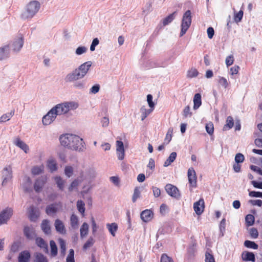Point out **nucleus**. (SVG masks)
Here are the masks:
<instances>
[{
	"instance_id": "obj_1",
	"label": "nucleus",
	"mask_w": 262,
	"mask_h": 262,
	"mask_svg": "<svg viewBox=\"0 0 262 262\" xmlns=\"http://www.w3.org/2000/svg\"><path fill=\"white\" fill-rule=\"evenodd\" d=\"M59 139L61 144L68 149L82 151L85 148V143L83 139L78 135L66 134L61 135Z\"/></svg>"
},
{
	"instance_id": "obj_2",
	"label": "nucleus",
	"mask_w": 262,
	"mask_h": 262,
	"mask_svg": "<svg viewBox=\"0 0 262 262\" xmlns=\"http://www.w3.org/2000/svg\"><path fill=\"white\" fill-rule=\"evenodd\" d=\"M92 66L91 61H85L80 64L77 68L68 73L65 77V80L68 82L84 78L89 73Z\"/></svg>"
},
{
	"instance_id": "obj_3",
	"label": "nucleus",
	"mask_w": 262,
	"mask_h": 262,
	"mask_svg": "<svg viewBox=\"0 0 262 262\" xmlns=\"http://www.w3.org/2000/svg\"><path fill=\"white\" fill-rule=\"evenodd\" d=\"M40 3L37 1H32L28 3L21 14V18L24 20L31 19L39 11Z\"/></svg>"
},
{
	"instance_id": "obj_4",
	"label": "nucleus",
	"mask_w": 262,
	"mask_h": 262,
	"mask_svg": "<svg viewBox=\"0 0 262 262\" xmlns=\"http://www.w3.org/2000/svg\"><path fill=\"white\" fill-rule=\"evenodd\" d=\"M78 175L80 178L84 180H91L95 178L96 173L95 170L89 166H85L84 164H81L79 166L78 171Z\"/></svg>"
},
{
	"instance_id": "obj_5",
	"label": "nucleus",
	"mask_w": 262,
	"mask_h": 262,
	"mask_svg": "<svg viewBox=\"0 0 262 262\" xmlns=\"http://www.w3.org/2000/svg\"><path fill=\"white\" fill-rule=\"evenodd\" d=\"M191 13L190 10L186 11L183 14L182 23L181 25L180 36H183L191 24Z\"/></svg>"
},
{
	"instance_id": "obj_6",
	"label": "nucleus",
	"mask_w": 262,
	"mask_h": 262,
	"mask_svg": "<svg viewBox=\"0 0 262 262\" xmlns=\"http://www.w3.org/2000/svg\"><path fill=\"white\" fill-rule=\"evenodd\" d=\"M2 185L5 186L13 178L12 167L11 165L5 166L2 170Z\"/></svg>"
},
{
	"instance_id": "obj_7",
	"label": "nucleus",
	"mask_w": 262,
	"mask_h": 262,
	"mask_svg": "<svg viewBox=\"0 0 262 262\" xmlns=\"http://www.w3.org/2000/svg\"><path fill=\"white\" fill-rule=\"evenodd\" d=\"M13 209L7 207L0 212V226L7 224L13 215Z\"/></svg>"
},
{
	"instance_id": "obj_8",
	"label": "nucleus",
	"mask_w": 262,
	"mask_h": 262,
	"mask_svg": "<svg viewBox=\"0 0 262 262\" xmlns=\"http://www.w3.org/2000/svg\"><path fill=\"white\" fill-rule=\"evenodd\" d=\"M57 116L53 107L42 118V122L44 125H49L54 122Z\"/></svg>"
},
{
	"instance_id": "obj_9",
	"label": "nucleus",
	"mask_w": 262,
	"mask_h": 262,
	"mask_svg": "<svg viewBox=\"0 0 262 262\" xmlns=\"http://www.w3.org/2000/svg\"><path fill=\"white\" fill-rule=\"evenodd\" d=\"M116 150L118 159L120 161L123 160L125 157V149L122 141L120 140L116 141Z\"/></svg>"
},
{
	"instance_id": "obj_10",
	"label": "nucleus",
	"mask_w": 262,
	"mask_h": 262,
	"mask_svg": "<svg viewBox=\"0 0 262 262\" xmlns=\"http://www.w3.org/2000/svg\"><path fill=\"white\" fill-rule=\"evenodd\" d=\"M165 189L166 192L171 197L176 199L180 197V193L176 186L171 184H168L166 185Z\"/></svg>"
},
{
	"instance_id": "obj_11",
	"label": "nucleus",
	"mask_w": 262,
	"mask_h": 262,
	"mask_svg": "<svg viewBox=\"0 0 262 262\" xmlns=\"http://www.w3.org/2000/svg\"><path fill=\"white\" fill-rule=\"evenodd\" d=\"M24 39L19 37L14 39L11 46L12 50L15 53L19 52L23 47Z\"/></svg>"
},
{
	"instance_id": "obj_12",
	"label": "nucleus",
	"mask_w": 262,
	"mask_h": 262,
	"mask_svg": "<svg viewBox=\"0 0 262 262\" xmlns=\"http://www.w3.org/2000/svg\"><path fill=\"white\" fill-rule=\"evenodd\" d=\"M13 143L17 147L23 150L25 153L27 154L29 151V146L19 137H16L13 139Z\"/></svg>"
},
{
	"instance_id": "obj_13",
	"label": "nucleus",
	"mask_w": 262,
	"mask_h": 262,
	"mask_svg": "<svg viewBox=\"0 0 262 262\" xmlns=\"http://www.w3.org/2000/svg\"><path fill=\"white\" fill-rule=\"evenodd\" d=\"M47 177H41L37 178L34 184V189L36 192H40L47 182Z\"/></svg>"
},
{
	"instance_id": "obj_14",
	"label": "nucleus",
	"mask_w": 262,
	"mask_h": 262,
	"mask_svg": "<svg viewBox=\"0 0 262 262\" xmlns=\"http://www.w3.org/2000/svg\"><path fill=\"white\" fill-rule=\"evenodd\" d=\"M188 179L191 186L195 187L196 186V176L195 170L193 168H190L188 170Z\"/></svg>"
},
{
	"instance_id": "obj_15",
	"label": "nucleus",
	"mask_w": 262,
	"mask_h": 262,
	"mask_svg": "<svg viewBox=\"0 0 262 262\" xmlns=\"http://www.w3.org/2000/svg\"><path fill=\"white\" fill-rule=\"evenodd\" d=\"M10 56V47L8 45L0 47V61L7 59Z\"/></svg>"
},
{
	"instance_id": "obj_16",
	"label": "nucleus",
	"mask_w": 262,
	"mask_h": 262,
	"mask_svg": "<svg viewBox=\"0 0 262 262\" xmlns=\"http://www.w3.org/2000/svg\"><path fill=\"white\" fill-rule=\"evenodd\" d=\"M28 214L30 220L32 221H35L38 217L40 213L37 208L31 206L28 209Z\"/></svg>"
},
{
	"instance_id": "obj_17",
	"label": "nucleus",
	"mask_w": 262,
	"mask_h": 262,
	"mask_svg": "<svg viewBox=\"0 0 262 262\" xmlns=\"http://www.w3.org/2000/svg\"><path fill=\"white\" fill-rule=\"evenodd\" d=\"M193 209L196 214H201L204 209V201L203 199H200L195 202L193 204Z\"/></svg>"
},
{
	"instance_id": "obj_18",
	"label": "nucleus",
	"mask_w": 262,
	"mask_h": 262,
	"mask_svg": "<svg viewBox=\"0 0 262 262\" xmlns=\"http://www.w3.org/2000/svg\"><path fill=\"white\" fill-rule=\"evenodd\" d=\"M23 189L26 192L32 191V181L30 177L25 176L21 184Z\"/></svg>"
},
{
	"instance_id": "obj_19",
	"label": "nucleus",
	"mask_w": 262,
	"mask_h": 262,
	"mask_svg": "<svg viewBox=\"0 0 262 262\" xmlns=\"http://www.w3.org/2000/svg\"><path fill=\"white\" fill-rule=\"evenodd\" d=\"M54 226L57 232L61 234H65L66 233L67 230L64 223L62 221L56 219L55 221Z\"/></svg>"
},
{
	"instance_id": "obj_20",
	"label": "nucleus",
	"mask_w": 262,
	"mask_h": 262,
	"mask_svg": "<svg viewBox=\"0 0 262 262\" xmlns=\"http://www.w3.org/2000/svg\"><path fill=\"white\" fill-rule=\"evenodd\" d=\"M61 208L60 204H55L49 205L47 207L46 212L49 215L56 213Z\"/></svg>"
},
{
	"instance_id": "obj_21",
	"label": "nucleus",
	"mask_w": 262,
	"mask_h": 262,
	"mask_svg": "<svg viewBox=\"0 0 262 262\" xmlns=\"http://www.w3.org/2000/svg\"><path fill=\"white\" fill-rule=\"evenodd\" d=\"M63 103L66 107L65 108L67 114L70 111L76 110L79 107V103L75 101H64Z\"/></svg>"
},
{
	"instance_id": "obj_22",
	"label": "nucleus",
	"mask_w": 262,
	"mask_h": 262,
	"mask_svg": "<svg viewBox=\"0 0 262 262\" xmlns=\"http://www.w3.org/2000/svg\"><path fill=\"white\" fill-rule=\"evenodd\" d=\"M30 258V252L28 250H24L19 254L18 256V262H29Z\"/></svg>"
},
{
	"instance_id": "obj_23",
	"label": "nucleus",
	"mask_w": 262,
	"mask_h": 262,
	"mask_svg": "<svg viewBox=\"0 0 262 262\" xmlns=\"http://www.w3.org/2000/svg\"><path fill=\"white\" fill-rule=\"evenodd\" d=\"M47 166L51 172L55 171L58 169L56 160L52 157L50 158L47 160Z\"/></svg>"
},
{
	"instance_id": "obj_24",
	"label": "nucleus",
	"mask_w": 262,
	"mask_h": 262,
	"mask_svg": "<svg viewBox=\"0 0 262 262\" xmlns=\"http://www.w3.org/2000/svg\"><path fill=\"white\" fill-rule=\"evenodd\" d=\"M63 102L58 103L53 107L56 114L58 115H66L67 114Z\"/></svg>"
},
{
	"instance_id": "obj_25",
	"label": "nucleus",
	"mask_w": 262,
	"mask_h": 262,
	"mask_svg": "<svg viewBox=\"0 0 262 262\" xmlns=\"http://www.w3.org/2000/svg\"><path fill=\"white\" fill-rule=\"evenodd\" d=\"M82 181H83V180L80 178V176L78 175V177L74 180L71 183L68 188L69 190L72 191L75 190H77L78 186L81 184Z\"/></svg>"
},
{
	"instance_id": "obj_26",
	"label": "nucleus",
	"mask_w": 262,
	"mask_h": 262,
	"mask_svg": "<svg viewBox=\"0 0 262 262\" xmlns=\"http://www.w3.org/2000/svg\"><path fill=\"white\" fill-rule=\"evenodd\" d=\"M153 216V213L151 210L146 209L143 211L141 213V218L143 221L147 222L150 221Z\"/></svg>"
},
{
	"instance_id": "obj_27",
	"label": "nucleus",
	"mask_w": 262,
	"mask_h": 262,
	"mask_svg": "<svg viewBox=\"0 0 262 262\" xmlns=\"http://www.w3.org/2000/svg\"><path fill=\"white\" fill-rule=\"evenodd\" d=\"M44 169L45 167L43 164L40 165H36L31 168V172L33 175H39L43 172Z\"/></svg>"
},
{
	"instance_id": "obj_28",
	"label": "nucleus",
	"mask_w": 262,
	"mask_h": 262,
	"mask_svg": "<svg viewBox=\"0 0 262 262\" xmlns=\"http://www.w3.org/2000/svg\"><path fill=\"white\" fill-rule=\"evenodd\" d=\"M193 109L197 110L202 104L201 95L199 93L194 95L193 98Z\"/></svg>"
},
{
	"instance_id": "obj_29",
	"label": "nucleus",
	"mask_w": 262,
	"mask_h": 262,
	"mask_svg": "<svg viewBox=\"0 0 262 262\" xmlns=\"http://www.w3.org/2000/svg\"><path fill=\"white\" fill-rule=\"evenodd\" d=\"M106 228L111 235L113 236H115L116 232L118 228L117 224L115 223H108L106 224Z\"/></svg>"
},
{
	"instance_id": "obj_30",
	"label": "nucleus",
	"mask_w": 262,
	"mask_h": 262,
	"mask_svg": "<svg viewBox=\"0 0 262 262\" xmlns=\"http://www.w3.org/2000/svg\"><path fill=\"white\" fill-rule=\"evenodd\" d=\"M24 233L27 238L29 239L33 238L35 234V230L32 227H25L24 228Z\"/></svg>"
},
{
	"instance_id": "obj_31",
	"label": "nucleus",
	"mask_w": 262,
	"mask_h": 262,
	"mask_svg": "<svg viewBox=\"0 0 262 262\" xmlns=\"http://www.w3.org/2000/svg\"><path fill=\"white\" fill-rule=\"evenodd\" d=\"M242 259L244 261H254L255 255L252 252H245L242 253Z\"/></svg>"
},
{
	"instance_id": "obj_32",
	"label": "nucleus",
	"mask_w": 262,
	"mask_h": 262,
	"mask_svg": "<svg viewBox=\"0 0 262 262\" xmlns=\"http://www.w3.org/2000/svg\"><path fill=\"white\" fill-rule=\"evenodd\" d=\"M54 180L57 185L58 188L62 190L64 187L66 181L63 180L60 176H56L54 178Z\"/></svg>"
},
{
	"instance_id": "obj_33",
	"label": "nucleus",
	"mask_w": 262,
	"mask_h": 262,
	"mask_svg": "<svg viewBox=\"0 0 262 262\" xmlns=\"http://www.w3.org/2000/svg\"><path fill=\"white\" fill-rule=\"evenodd\" d=\"M41 229L46 234H49L51 231L50 222L48 220H45L42 222L41 225Z\"/></svg>"
},
{
	"instance_id": "obj_34",
	"label": "nucleus",
	"mask_w": 262,
	"mask_h": 262,
	"mask_svg": "<svg viewBox=\"0 0 262 262\" xmlns=\"http://www.w3.org/2000/svg\"><path fill=\"white\" fill-rule=\"evenodd\" d=\"M88 51V49L86 47L84 46H79L75 49V54L76 56H79L86 54Z\"/></svg>"
},
{
	"instance_id": "obj_35",
	"label": "nucleus",
	"mask_w": 262,
	"mask_h": 262,
	"mask_svg": "<svg viewBox=\"0 0 262 262\" xmlns=\"http://www.w3.org/2000/svg\"><path fill=\"white\" fill-rule=\"evenodd\" d=\"M176 12H174L170 14H169L168 16L164 18L162 20V24L163 26H166L171 23L173 20L175 18Z\"/></svg>"
},
{
	"instance_id": "obj_36",
	"label": "nucleus",
	"mask_w": 262,
	"mask_h": 262,
	"mask_svg": "<svg viewBox=\"0 0 262 262\" xmlns=\"http://www.w3.org/2000/svg\"><path fill=\"white\" fill-rule=\"evenodd\" d=\"M177 153L176 152H172L170 154L168 158L164 163L163 166L164 167H167L170 165L176 159Z\"/></svg>"
},
{
	"instance_id": "obj_37",
	"label": "nucleus",
	"mask_w": 262,
	"mask_h": 262,
	"mask_svg": "<svg viewBox=\"0 0 262 262\" xmlns=\"http://www.w3.org/2000/svg\"><path fill=\"white\" fill-rule=\"evenodd\" d=\"M14 114V111H12L10 112L6 113L5 114H3L1 117H0V122L1 123H4L6 122L9 120L13 117V116Z\"/></svg>"
},
{
	"instance_id": "obj_38",
	"label": "nucleus",
	"mask_w": 262,
	"mask_h": 262,
	"mask_svg": "<svg viewBox=\"0 0 262 262\" xmlns=\"http://www.w3.org/2000/svg\"><path fill=\"white\" fill-rule=\"evenodd\" d=\"M70 225L74 229H76L78 227V217L74 214L70 217Z\"/></svg>"
},
{
	"instance_id": "obj_39",
	"label": "nucleus",
	"mask_w": 262,
	"mask_h": 262,
	"mask_svg": "<svg viewBox=\"0 0 262 262\" xmlns=\"http://www.w3.org/2000/svg\"><path fill=\"white\" fill-rule=\"evenodd\" d=\"M36 243L38 246L43 249L45 252L48 251V245L42 238L40 237L36 238Z\"/></svg>"
},
{
	"instance_id": "obj_40",
	"label": "nucleus",
	"mask_w": 262,
	"mask_h": 262,
	"mask_svg": "<svg viewBox=\"0 0 262 262\" xmlns=\"http://www.w3.org/2000/svg\"><path fill=\"white\" fill-rule=\"evenodd\" d=\"M89 231V225L87 223H84L81 226L80 232V236L82 238L85 237L88 234Z\"/></svg>"
},
{
	"instance_id": "obj_41",
	"label": "nucleus",
	"mask_w": 262,
	"mask_h": 262,
	"mask_svg": "<svg viewBox=\"0 0 262 262\" xmlns=\"http://www.w3.org/2000/svg\"><path fill=\"white\" fill-rule=\"evenodd\" d=\"M234 124L233 119L231 116H228L226 119V124L224 126L223 129L224 130H228L231 128Z\"/></svg>"
},
{
	"instance_id": "obj_42",
	"label": "nucleus",
	"mask_w": 262,
	"mask_h": 262,
	"mask_svg": "<svg viewBox=\"0 0 262 262\" xmlns=\"http://www.w3.org/2000/svg\"><path fill=\"white\" fill-rule=\"evenodd\" d=\"M34 262H48V259L46 256L40 253H36L34 254Z\"/></svg>"
},
{
	"instance_id": "obj_43",
	"label": "nucleus",
	"mask_w": 262,
	"mask_h": 262,
	"mask_svg": "<svg viewBox=\"0 0 262 262\" xmlns=\"http://www.w3.org/2000/svg\"><path fill=\"white\" fill-rule=\"evenodd\" d=\"M153 110H154L151 108H150V109H146L145 106H142L140 109L142 120H143L146 118L147 116L153 111Z\"/></svg>"
},
{
	"instance_id": "obj_44",
	"label": "nucleus",
	"mask_w": 262,
	"mask_h": 262,
	"mask_svg": "<svg viewBox=\"0 0 262 262\" xmlns=\"http://www.w3.org/2000/svg\"><path fill=\"white\" fill-rule=\"evenodd\" d=\"M199 75V72L198 70L193 68L189 69L187 72V77L188 78H192L196 77Z\"/></svg>"
},
{
	"instance_id": "obj_45",
	"label": "nucleus",
	"mask_w": 262,
	"mask_h": 262,
	"mask_svg": "<svg viewBox=\"0 0 262 262\" xmlns=\"http://www.w3.org/2000/svg\"><path fill=\"white\" fill-rule=\"evenodd\" d=\"M218 82L221 86L225 89L228 88L229 85V82L228 80L224 77H219Z\"/></svg>"
},
{
	"instance_id": "obj_46",
	"label": "nucleus",
	"mask_w": 262,
	"mask_h": 262,
	"mask_svg": "<svg viewBox=\"0 0 262 262\" xmlns=\"http://www.w3.org/2000/svg\"><path fill=\"white\" fill-rule=\"evenodd\" d=\"M64 172L68 178L71 177L74 173V168L70 165H67L64 167Z\"/></svg>"
},
{
	"instance_id": "obj_47",
	"label": "nucleus",
	"mask_w": 262,
	"mask_h": 262,
	"mask_svg": "<svg viewBox=\"0 0 262 262\" xmlns=\"http://www.w3.org/2000/svg\"><path fill=\"white\" fill-rule=\"evenodd\" d=\"M73 88L77 90H83L85 88V83L82 81H73Z\"/></svg>"
},
{
	"instance_id": "obj_48",
	"label": "nucleus",
	"mask_w": 262,
	"mask_h": 262,
	"mask_svg": "<svg viewBox=\"0 0 262 262\" xmlns=\"http://www.w3.org/2000/svg\"><path fill=\"white\" fill-rule=\"evenodd\" d=\"M77 208L79 212L84 215L85 212V204L81 200H78L77 202Z\"/></svg>"
},
{
	"instance_id": "obj_49",
	"label": "nucleus",
	"mask_w": 262,
	"mask_h": 262,
	"mask_svg": "<svg viewBox=\"0 0 262 262\" xmlns=\"http://www.w3.org/2000/svg\"><path fill=\"white\" fill-rule=\"evenodd\" d=\"M92 186L91 182L90 181H89L83 185L82 187V190L81 191V193L84 194L88 193L89 191L92 189Z\"/></svg>"
},
{
	"instance_id": "obj_50",
	"label": "nucleus",
	"mask_w": 262,
	"mask_h": 262,
	"mask_svg": "<svg viewBox=\"0 0 262 262\" xmlns=\"http://www.w3.org/2000/svg\"><path fill=\"white\" fill-rule=\"evenodd\" d=\"M172 133L173 129L172 128H169L168 129L167 133L164 139V142L166 143V144H168L171 141L172 136Z\"/></svg>"
},
{
	"instance_id": "obj_51",
	"label": "nucleus",
	"mask_w": 262,
	"mask_h": 262,
	"mask_svg": "<svg viewBox=\"0 0 262 262\" xmlns=\"http://www.w3.org/2000/svg\"><path fill=\"white\" fill-rule=\"evenodd\" d=\"M51 252L52 256H55L57 254V248L53 241H50Z\"/></svg>"
},
{
	"instance_id": "obj_52",
	"label": "nucleus",
	"mask_w": 262,
	"mask_h": 262,
	"mask_svg": "<svg viewBox=\"0 0 262 262\" xmlns=\"http://www.w3.org/2000/svg\"><path fill=\"white\" fill-rule=\"evenodd\" d=\"M206 130L207 133L211 135L214 132V126L212 122H209L206 124L205 126Z\"/></svg>"
},
{
	"instance_id": "obj_53",
	"label": "nucleus",
	"mask_w": 262,
	"mask_h": 262,
	"mask_svg": "<svg viewBox=\"0 0 262 262\" xmlns=\"http://www.w3.org/2000/svg\"><path fill=\"white\" fill-rule=\"evenodd\" d=\"M141 192L139 188L136 187L135 188L134 193L132 197V201L133 202H135L136 200L140 198Z\"/></svg>"
},
{
	"instance_id": "obj_54",
	"label": "nucleus",
	"mask_w": 262,
	"mask_h": 262,
	"mask_svg": "<svg viewBox=\"0 0 262 262\" xmlns=\"http://www.w3.org/2000/svg\"><path fill=\"white\" fill-rule=\"evenodd\" d=\"M244 245L247 248L253 249H257L258 248L257 245H256L254 242L250 241H246L244 243Z\"/></svg>"
},
{
	"instance_id": "obj_55",
	"label": "nucleus",
	"mask_w": 262,
	"mask_h": 262,
	"mask_svg": "<svg viewBox=\"0 0 262 262\" xmlns=\"http://www.w3.org/2000/svg\"><path fill=\"white\" fill-rule=\"evenodd\" d=\"M245 221L248 226H252L254 222V217L252 214H248L246 216Z\"/></svg>"
},
{
	"instance_id": "obj_56",
	"label": "nucleus",
	"mask_w": 262,
	"mask_h": 262,
	"mask_svg": "<svg viewBox=\"0 0 262 262\" xmlns=\"http://www.w3.org/2000/svg\"><path fill=\"white\" fill-rule=\"evenodd\" d=\"M66 262H75L74 260V251L73 249H70L69 253L67 257Z\"/></svg>"
},
{
	"instance_id": "obj_57",
	"label": "nucleus",
	"mask_w": 262,
	"mask_h": 262,
	"mask_svg": "<svg viewBox=\"0 0 262 262\" xmlns=\"http://www.w3.org/2000/svg\"><path fill=\"white\" fill-rule=\"evenodd\" d=\"M152 96L150 94H148L147 96V101L150 108L154 110L155 104L152 101Z\"/></svg>"
},
{
	"instance_id": "obj_58",
	"label": "nucleus",
	"mask_w": 262,
	"mask_h": 262,
	"mask_svg": "<svg viewBox=\"0 0 262 262\" xmlns=\"http://www.w3.org/2000/svg\"><path fill=\"white\" fill-rule=\"evenodd\" d=\"M205 262H215L213 255L208 252L205 253Z\"/></svg>"
},
{
	"instance_id": "obj_59",
	"label": "nucleus",
	"mask_w": 262,
	"mask_h": 262,
	"mask_svg": "<svg viewBox=\"0 0 262 262\" xmlns=\"http://www.w3.org/2000/svg\"><path fill=\"white\" fill-rule=\"evenodd\" d=\"M59 244L60 246V248L61 249V252L63 254L65 253L66 251V245L65 241L62 239V238H59Z\"/></svg>"
},
{
	"instance_id": "obj_60",
	"label": "nucleus",
	"mask_w": 262,
	"mask_h": 262,
	"mask_svg": "<svg viewBox=\"0 0 262 262\" xmlns=\"http://www.w3.org/2000/svg\"><path fill=\"white\" fill-rule=\"evenodd\" d=\"M245 160L244 156L241 153H238L235 155V161L237 163H243Z\"/></svg>"
},
{
	"instance_id": "obj_61",
	"label": "nucleus",
	"mask_w": 262,
	"mask_h": 262,
	"mask_svg": "<svg viewBox=\"0 0 262 262\" xmlns=\"http://www.w3.org/2000/svg\"><path fill=\"white\" fill-rule=\"evenodd\" d=\"M101 124L103 127H107L110 124V120L107 116L103 117L101 120Z\"/></svg>"
},
{
	"instance_id": "obj_62",
	"label": "nucleus",
	"mask_w": 262,
	"mask_h": 262,
	"mask_svg": "<svg viewBox=\"0 0 262 262\" xmlns=\"http://www.w3.org/2000/svg\"><path fill=\"white\" fill-rule=\"evenodd\" d=\"M226 227V220L225 219L222 220L220 224V230L222 236H223L225 231Z\"/></svg>"
},
{
	"instance_id": "obj_63",
	"label": "nucleus",
	"mask_w": 262,
	"mask_h": 262,
	"mask_svg": "<svg viewBox=\"0 0 262 262\" xmlns=\"http://www.w3.org/2000/svg\"><path fill=\"white\" fill-rule=\"evenodd\" d=\"M160 262H174L173 259L166 254H163L161 257Z\"/></svg>"
},
{
	"instance_id": "obj_64",
	"label": "nucleus",
	"mask_w": 262,
	"mask_h": 262,
	"mask_svg": "<svg viewBox=\"0 0 262 262\" xmlns=\"http://www.w3.org/2000/svg\"><path fill=\"white\" fill-rule=\"evenodd\" d=\"M99 43V40L98 38H94L90 46L91 51H94L95 50V47L98 46Z\"/></svg>"
}]
</instances>
